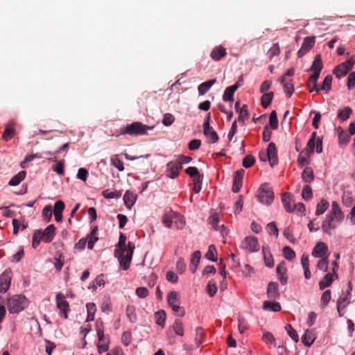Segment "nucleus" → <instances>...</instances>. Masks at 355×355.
Wrapping results in <instances>:
<instances>
[{"label":"nucleus","instance_id":"9","mask_svg":"<svg viewBox=\"0 0 355 355\" xmlns=\"http://www.w3.org/2000/svg\"><path fill=\"white\" fill-rule=\"evenodd\" d=\"M166 168V176L171 179H174L178 176L180 171L182 168V166H181L176 160L171 161L167 164Z\"/></svg>","mask_w":355,"mask_h":355},{"label":"nucleus","instance_id":"30","mask_svg":"<svg viewBox=\"0 0 355 355\" xmlns=\"http://www.w3.org/2000/svg\"><path fill=\"white\" fill-rule=\"evenodd\" d=\"M334 274L330 272L326 274L323 279L319 282L320 289L323 290L325 288L329 287L334 280Z\"/></svg>","mask_w":355,"mask_h":355},{"label":"nucleus","instance_id":"53","mask_svg":"<svg viewBox=\"0 0 355 355\" xmlns=\"http://www.w3.org/2000/svg\"><path fill=\"white\" fill-rule=\"evenodd\" d=\"M282 252L284 253V257L287 260H293L295 257V252L289 247V246H285L282 249Z\"/></svg>","mask_w":355,"mask_h":355},{"label":"nucleus","instance_id":"38","mask_svg":"<svg viewBox=\"0 0 355 355\" xmlns=\"http://www.w3.org/2000/svg\"><path fill=\"white\" fill-rule=\"evenodd\" d=\"M155 319L157 324L164 327L165 325V321L166 318V312L164 310H160L155 313Z\"/></svg>","mask_w":355,"mask_h":355},{"label":"nucleus","instance_id":"52","mask_svg":"<svg viewBox=\"0 0 355 355\" xmlns=\"http://www.w3.org/2000/svg\"><path fill=\"white\" fill-rule=\"evenodd\" d=\"M204 338V333L202 331V328L200 327H198L196 329V338L195 342L197 347H199L200 344L203 341Z\"/></svg>","mask_w":355,"mask_h":355},{"label":"nucleus","instance_id":"2","mask_svg":"<svg viewBox=\"0 0 355 355\" xmlns=\"http://www.w3.org/2000/svg\"><path fill=\"white\" fill-rule=\"evenodd\" d=\"M153 126H148L141 122H133L121 128V135H129L131 136L144 135L147 134V130H152Z\"/></svg>","mask_w":355,"mask_h":355},{"label":"nucleus","instance_id":"46","mask_svg":"<svg viewBox=\"0 0 355 355\" xmlns=\"http://www.w3.org/2000/svg\"><path fill=\"white\" fill-rule=\"evenodd\" d=\"M175 212L172 211L166 213L163 216L162 221L166 227H171L173 223V215Z\"/></svg>","mask_w":355,"mask_h":355},{"label":"nucleus","instance_id":"32","mask_svg":"<svg viewBox=\"0 0 355 355\" xmlns=\"http://www.w3.org/2000/svg\"><path fill=\"white\" fill-rule=\"evenodd\" d=\"M315 337L311 331L306 330L302 336V342L307 347H310L314 342Z\"/></svg>","mask_w":355,"mask_h":355},{"label":"nucleus","instance_id":"12","mask_svg":"<svg viewBox=\"0 0 355 355\" xmlns=\"http://www.w3.org/2000/svg\"><path fill=\"white\" fill-rule=\"evenodd\" d=\"M244 170L240 169L236 171L234 176V183L232 186V191L234 193H237L240 191L242 183H243V177L244 175Z\"/></svg>","mask_w":355,"mask_h":355},{"label":"nucleus","instance_id":"27","mask_svg":"<svg viewBox=\"0 0 355 355\" xmlns=\"http://www.w3.org/2000/svg\"><path fill=\"white\" fill-rule=\"evenodd\" d=\"M282 201L286 211L291 213L294 210L292 205L291 196L289 193H284L282 196Z\"/></svg>","mask_w":355,"mask_h":355},{"label":"nucleus","instance_id":"31","mask_svg":"<svg viewBox=\"0 0 355 355\" xmlns=\"http://www.w3.org/2000/svg\"><path fill=\"white\" fill-rule=\"evenodd\" d=\"M136 200V196L133 193V192L127 191L123 196V201L125 206L128 209H131V207L134 205Z\"/></svg>","mask_w":355,"mask_h":355},{"label":"nucleus","instance_id":"28","mask_svg":"<svg viewBox=\"0 0 355 355\" xmlns=\"http://www.w3.org/2000/svg\"><path fill=\"white\" fill-rule=\"evenodd\" d=\"M349 71L345 64L341 63L334 68L333 73L338 78H340L346 76Z\"/></svg>","mask_w":355,"mask_h":355},{"label":"nucleus","instance_id":"36","mask_svg":"<svg viewBox=\"0 0 355 355\" xmlns=\"http://www.w3.org/2000/svg\"><path fill=\"white\" fill-rule=\"evenodd\" d=\"M274 97V93L272 92L269 93H265L261 98V104L264 108H267L271 103Z\"/></svg>","mask_w":355,"mask_h":355},{"label":"nucleus","instance_id":"35","mask_svg":"<svg viewBox=\"0 0 355 355\" xmlns=\"http://www.w3.org/2000/svg\"><path fill=\"white\" fill-rule=\"evenodd\" d=\"M329 206V202L325 199H321L317 205L315 215L320 216L324 213Z\"/></svg>","mask_w":355,"mask_h":355},{"label":"nucleus","instance_id":"47","mask_svg":"<svg viewBox=\"0 0 355 355\" xmlns=\"http://www.w3.org/2000/svg\"><path fill=\"white\" fill-rule=\"evenodd\" d=\"M285 330L287 331L289 336L295 342L299 341V336L297 331L292 327L291 324H287L285 326Z\"/></svg>","mask_w":355,"mask_h":355},{"label":"nucleus","instance_id":"42","mask_svg":"<svg viewBox=\"0 0 355 355\" xmlns=\"http://www.w3.org/2000/svg\"><path fill=\"white\" fill-rule=\"evenodd\" d=\"M126 315L131 322H135L137 320V315L135 313V307L134 305H128L126 307Z\"/></svg>","mask_w":355,"mask_h":355},{"label":"nucleus","instance_id":"14","mask_svg":"<svg viewBox=\"0 0 355 355\" xmlns=\"http://www.w3.org/2000/svg\"><path fill=\"white\" fill-rule=\"evenodd\" d=\"M328 251V247L326 243L319 242L316 244L312 251V255L315 257L323 258Z\"/></svg>","mask_w":355,"mask_h":355},{"label":"nucleus","instance_id":"24","mask_svg":"<svg viewBox=\"0 0 355 355\" xmlns=\"http://www.w3.org/2000/svg\"><path fill=\"white\" fill-rule=\"evenodd\" d=\"M262 252L263 254V259L265 264L268 268H272L274 266V261L272 254H270V248L268 246L262 247Z\"/></svg>","mask_w":355,"mask_h":355},{"label":"nucleus","instance_id":"37","mask_svg":"<svg viewBox=\"0 0 355 355\" xmlns=\"http://www.w3.org/2000/svg\"><path fill=\"white\" fill-rule=\"evenodd\" d=\"M331 83H332V76L331 75H327L324 78L322 85L321 87H318L319 92L320 90L325 91L327 93H328L331 89Z\"/></svg>","mask_w":355,"mask_h":355},{"label":"nucleus","instance_id":"6","mask_svg":"<svg viewBox=\"0 0 355 355\" xmlns=\"http://www.w3.org/2000/svg\"><path fill=\"white\" fill-rule=\"evenodd\" d=\"M241 248L248 250L250 252H255L259 251V245L258 240L254 236H246L241 244Z\"/></svg>","mask_w":355,"mask_h":355},{"label":"nucleus","instance_id":"64","mask_svg":"<svg viewBox=\"0 0 355 355\" xmlns=\"http://www.w3.org/2000/svg\"><path fill=\"white\" fill-rule=\"evenodd\" d=\"M347 88L352 89L355 87V71L351 72L347 78Z\"/></svg>","mask_w":355,"mask_h":355},{"label":"nucleus","instance_id":"23","mask_svg":"<svg viewBox=\"0 0 355 355\" xmlns=\"http://www.w3.org/2000/svg\"><path fill=\"white\" fill-rule=\"evenodd\" d=\"M15 123L10 121L6 125L2 137L5 141H8L15 135Z\"/></svg>","mask_w":355,"mask_h":355},{"label":"nucleus","instance_id":"34","mask_svg":"<svg viewBox=\"0 0 355 355\" xmlns=\"http://www.w3.org/2000/svg\"><path fill=\"white\" fill-rule=\"evenodd\" d=\"M26 172L24 171H21L19 172L17 174L14 175L8 182L10 186H17L19 184V183L25 178Z\"/></svg>","mask_w":355,"mask_h":355},{"label":"nucleus","instance_id":"51","mask_svg":"<svg viewBox=\"0 0 355 355\" xmlns=\"http://www.w3.org/2000/svg\"><path fill=\"white\" fill-rule=\"evenodd\" d=\"M239 113L238 121L243 123L248 118V110L247 105H243L238 112Z\"/></svg>","mask_w":355,"mask_h":355},{"label":"nucleus","instance_id":"5","mask_svg":"<svg viewBox=\"0 0 355 355\" xmlns=\"http://www.w3.org/2000/svg\"><path fill=\"white\" fill-rule=\"evenodd\" d=\"M257 196L261 203L270 205L273 201L274 193L270 188L261 185Z\"/></svg>","mask_w":355,"mask_h":355},{"label":"nucleus","instance_id":"58","mask_svg":"<svg viewBox=\"0 0 355 355\" xmlns=\"http://www.w3.org/2000/svg\"><path fill=\"white\" fill-rule=\"evenodd\" d=\"M254 162L255 158L251 155H248L243 158L242 164L245 168H248L252 166Z\"/></svg>","mask_w":355,"mask_h":355},{"label":"nucleus","instance_id":"22","mask_svg":"<svg viewBox=\"0 0 355 355\" xmlns=\"http://www.w3.org/2000/svg\"><path fill=\"white\" fill-rule=\"evenodd\" d=\"M319 76L317 75V74H312L306 85L307 87V88L309 89V92H319V89H318V86L317 85V81H318V79L319 78Z\"/></svg>","mask_w":355,"mask_h":355},{"label":"nucleus","instance_id":"57","mask_svg":"<svg viewBox=\"0 0 355 355\" xmlns=\"http://www.w3.org/2000/svg\"><path fill=\"white\" fill-rule=\"evenodd\" d=\"M215 253H216V247L214 245H211L209 246L208 251L205 254V257L212 261H216V258L215 257Z\"/></svg>","mask_w":355,"mask_h":355},{"label":"nucleus","instance_id":"45","mask_svg":"<svg viewBox=\"0 0 355 355\" xmlns=\"http://www.w3.org/2000/svg\"><path fill=\"white\" fill-rule=\"evenodd\" d=\"M173 329L175 334L182 336L184 335L183 324L179 319H176L173 324Z\"/></svg>","mask_w":355,"mask_h":355},{"label":"nucleus","instance_id":"61","mask_svg":"<svg viewBox=\"0 0 355 355\" xmlns=\"http://www.w3.org/2000/svg\"><path fill=\"white\" fill-rule=\"evenodd\" d=\"M331 300V291L330 290H326L321 297L322 306H326L329 301Z\"/></svg>","mask_w":355,"mask_h":355},{"label":"nucleus","instance_id":"29","mask_svg":"<svg viewBox=\"0 0 355 355\" xmlns=\"http://www.w3.org/2000/svg\"><path fill=\"white\" fill-rule=\"evenodd\" d=\"M263 309L265 311L277 312L281 310V305L277 302L264 301L263 303Z\"/></svg>","mask_w":355,"mask_h":355},{"label":"nucleus","instance_id":"8","mask_svg":"<svg viewBox=\"0 0 355 355\" xmlns=\"http://www.w3.org/2000/svg\"><path fill=\"white\" fill-rule=\"evenodd\" d=\"M56 305L60 310V315H63V317L67 319L68 317L67 311L69 310V303L65 300L64 295L61 293L56 295Z\"/></svg>","mask_w":355,"mask_h":355},{"label":"nucleus","instance_id":"63","mask_svg":"<svg viewBox=\"0 0 355 355\" xmlns=\"http://www.w3.org/2000/svg\"><path fill=\"white\" fill-rule=\"evenodd\" d=\"M174 120L175 117L173 114L166 113L164 115L162 123L164 125L169 126L174 122Z\"/></svg>","mask_w":355,"mask_h":355},{"label":"nucleus","instance_id":"7","mask_svg":"<svg viewBox=\"0 0 355 355\" xmlns=\"http://www.w3.org/2000/svg\"><path fill=\"white\" fill-rule=\"evenodd\" d=\"M12 272L11 269H6L0 275V293H6L10 288Z\"/></svg>","mask_w":355,"mask_h":355},{"label":"nucleus","instance_id":"39","mask_svg":"<svg viewBox=\"0 0 355 355\" xmlns=\"http://www.w3.org/2000/svg\"><path fill=\"white\" fill-rule=\"evenodd\" d=\"M343 302H347V304H349V297L345 296L344 297H340L337 302V311L338 313V315L340 317H343L344 315V312L342 311L343 309H345L347 307L346 304L343 305Z\"/></svg>","mask_w":355,"mask_h":355},{"label":"nucleus","instance_id":"1","mask_svg":"<svg viewBox=\"0 0 355 355\" xmlns=\"http://www.w3.org/2000/svg\"><path fill=\"white\" fill-rule=\"evenodd\" d=\"M344 219V214L341 211L337 202L331 204V209L327 215L325 220L322 223V229L329 236L334 234V230Z\"/></svg>","mask_w":355,"mask_h":355},{"label":"nucleus","instance_id":"13","mask_svg":"<svg viewBox=\"0 0 355 355\" xmlns=\"http://www.w3.org/2000/svg\"><path fill=\"white\" fill-rule=\"evenodd\" d=\"M323 68V63L321 55H316L312 63L311 67L307 70L308 72L313 71V74H317L320 76V72Z\"/></svg>","mask_w":355,"mask_h":355},{"label":"nucleus","instance_id":"15","mask_svg":"<svg viewBox=\"0 0 355 355\" xmlns=\"http://www.w3.org/2000/svg\"><path fill=\"white\" fill-rule=\"evenodd\" d=\"M277 273L279 277V279L282 285H285L287 283L288 277L286 275L287 268L286 263L282 261L277 267Z\"/></svg>","mask_w":355,"mask_h":355},{"label":"nucleus","instance_id":"3","mask_svg":"<svg viewBox=\"0 0 355 355\" xmlns=\"http://www.w3.org/2000/svg\"><path fill=\"white\" fill-rule=\"evenodd\" d=\"M27 306V300L24 295H15L8 300L7 307L10 313H18Z\"/></svg>","mask_w":355,"mask_h":355},{"label":"nucleus","instance_id":"21","mask_svg":"<svg viewBox=\"0 0 355 355\" xmlns=\"http://www.w3.org/2000/svg\"><path fill=\"white\" fill-rule=\"evenodd\" d=\"M280 82L283 85L284 92L286 94L288 97L290 98L294 92L292 80H286L285 76H283L280 78Z\"/></svg>","mask_w":355,"mask_h":355},{"label":"nucleus","instance_id":"25","mask_svg":"<svg viewBox=\"0 0 355 355\" xmlns=\"http://www.w3.org/2000/svg\"><path fill=\"white\" fill-rule=\"evenodd\" d=\"M200 257H201V252L199 250H196L192 254L191 260H190V263H191L190 270L191 271L192 273H194L196 272V268L200 262Z\"/></svg>","mask_w":355,"mask_h":355},{"label":"nucleus","instance_id":"55","mask_svg":"<svg viewBox=\"0 0 355 355\" xmlns=\"http://www.w3.org/2000/svg\"><path fill=\"white\" fill-rule=\"evenodd\" d=\"M315 144L316 141L312 139L309 140L306 148L304 149L305 155L306 156L309 157L313 153Z\"/></svg>","mask_w":355,"mask_h":355},{"label":"nucleus","instance_id":"54","mask_svg":"<svg viewBox=\"0 0 355 355\" xmlns=\"http://www.w3.org/2000/svg\"><path fill=\"white\" fill-rule=\"evenodd\" d=\"M262 340L267 344H270L273 347H276L275 339L270 332H266L263 335Z\"/></svg>","mask_w":355,"mask_h":355},{"label":"nucleus","instance_id":"50","mask_svg":"<svg viewBox=\"0 0 355 355\" xmlns=\"http://www.w3.org/2000/svg\"><path fill=\"white\" fill-rule=\"evenodd\" d=\"M206 291L210 297H213L216 294L217 291V286L214 280H210L208 282Z\"/></svg>","mask_w":355,"mask_h":355},{"label":"nucleus","instance_id":"44","mask_svg":"<svg viewBox=\"0 0 355 355\" xmlns=\"http://www.w3.org/2000/svg\"><path fill=\"white\" fill-rule=\"evenodd\" d=\"M352 113V110L349 107H346L344 110H338V118L341 121H346Z\"/></svg>","mask_w":355,"mask_h":355},{"label":"nucleus","instance_id":"59","mask_svg":"<svg viewBox=\"0 0 355 355\" xmlns=\"http://www.w3.org/2000/svg\"><path fill=\"white\" fill-rule=\"evenodd\" d=\"M280 53V48L278 43L274 44L268 51V55L270 59L279 55Z\"/></svg>","mask_w":355,"mask_h":355},{"label":"nucleus","instance_id":"62","mask_svg":"<svg viewBox=\"0 0 355 355\" xmlns=\"http://www.w3.org/2000/svg\"><path fill=\"white\" fill-rule=\"evenodd\" d=\"M350 135L343 130L339 133V143L340 144L346 145L350 140Z\"/></svg>","mask_w":355,"mask_h":355},{"label":"nucleus","instance_id":"40","mask_svg":"<svg viewBox=\"0 0 355 355\" xmlns=\"http://www.w3.org/2000/svg\"><path fill=\"white\" fill-rule=\"evenodd\" d=\"M205 136L209 139V141L211 144H214L218 141V137L216 131L212 128L209 130L207 132V130H203Z\"/></svg>","mask_w":355,"mask_h":355},{"label":"nucleus","instance_id":"17","mask_svg":"<svg viewBox=\"0 0 355 355\" xmlns=\"http://www.w3.org/2000/svg\"><path fill=\"white\" fill-rule=\"evenodd\" d=\"M239 87H241V84H234L227 87L223 96V100L224 101H230L232 103L234 101V94Z\"/></svg>","mask_w":355,"mask_h":355},{"label":"nucleus","instance_id":"10","mask_svg":"<svg viewBox=\"0 0 355 355\" xmlns=\"http://www.w3.org/2000/svg\"><path fill=\"white\" fill-rule=\"evenodd\" d=\"M315 37H306L304 38L302 45L300 50L297 51L298 58H301L308 51H309L315 44Z\"/></svg>","mask_w":355,"mask_h":355},{"label":"nucleus","instance_id":"20","mask_svg":"<svg viewBox=\"0 0 355 355\" xmlns=\"http://www.w3.org/2000/svg\"><path fill=\"white\" fill-rule=\"evenodd\" d=\"M226 49L222 46H218L213 49L210 53L211 58L215 60L218 61L221 58L226 55Z\"/></svg>","mask_w":355,"mask_h":355},{"label":"nucleus","instance_id":"26","mask_svg":"<svg viewBox=\"0 0 355 355\" xmlns=\"http://www.w3.org/2000/svg\"><path fill=\"white\" fill-rule=\"evenodd\" d=\"M216 83V79L214 78L199 85V86L198 87L199 94H205Z\"/></svg>","mask_w":355,"mask_h":355},{"label":"nucleus","instance_id":"43","mask_svg":"<svg viewBox=\"0 0 355 355\" xmlns=\"http://www.w3.org/2000/svg\"><path fill=\"white\" fill-rule=\"evenodd\" d=\"M42 239H43V234L41 230H35L33 234L32 246L36 248L40 244Z\"/></svg>","mask_w":355,"mask_h":355},{"label":"nucleus","instance_id":"33","mask_svg":"<svg viewBox=\"0 0 355 355\" xmlns=\"http://www.w3.org/2000/svg\"><path fill=\"white\" fill-rule=\"evenodd\" d=\"M302 178L306 183H311L313 181L314 173L313 169L309 166H306L302 173Z\"/></svg>","mask_w":355,"mask_h":355},{"label":"nucleus","instance_id":"16","mask_svg":"<svg viewBox=\"0 0 355 355\" xmlns=\"http://www.w3.org/2000/svg\"><path fill=\"white\" fill-rule=\"evenodd\" d=\"M267 295L268 298H279L280 293L279 291L278 284L277 282H270L267 288Z\"/></svg>","mask_w":355,"mask_h":355},{"label":"nucleus","instance_id":"4","mask_svg":"<svg viewBox=\"0 0 355 355\" xmlns=\"http://www.w3.org/2000/svg\"><path fill=\"white\" fill-rule=\"evenodd\" d=\"M167 301L172 310L178 313V316L182 317L185 315L184 309L180 306V300L177 291H170L167 295Z\"/></svg>","mask_w":355,"mask_h":355},{"label":"nucleus","instance_id":"49","mask_svg":"<svg viewBox=\"0 0 355 355\" xmlns=\"http://www.w3.org/2000/svg\"><path fill=\"white\" fill-rule=\"evenodd\" d=\"M116 257H118L120 265L122 266L123 269L124 270H128L130 267L131 260L123 256V253H119Z\"/></svg>","mask_w":355,"mask_h":355},{"label":"nucleus","instance_id":"41","mask_svg":"<svg viewBox=\"0 0 355 355\" xmlns=\"http://www.w3.org/2000/svg\"><path fill=\"white\" fill-rule=\"evenodd\" d=\"M110 162L112 166L116 167L119 171H123L124 170L123 163L119 158L118 155H114L111 157Z\"/></svg>","mask_w":355,"mask_h":355},{"label":"nucleus","instance_id":"60","mask_svg":"<svg viewBox=\"0 0 355 355\" xmlns=\"http://www.w3.org/2000/svg\"><path fill=\"white\" fill-rule=\"evenodd\" d=\"M302 196L306 200H309L312 198V189L311 187L309 186L308 184L304 186L302 189Z\"/></svg>","mask_w":355,"mask_h":355},{"label":"nucleus","instance_id":"18","mask_svg":"<svg viewBox=\"0 0 355 355\" xmlns=\"http://www.w3.org/2000/svg\"><path fill=\"white\" fill-rule=\"evenodd\" d=\"M134 250L135 244L132 242L129 241L128 243V248H124L123 250H115L114 255L117 256V254L123 253V256L127 257L129 260H132Z\"/></svg>","mask_w":355,"mask_h":355},{"label":"nucleus","instance_id":"48","mask_svg":"<svg viewBox=\"0 0 355 355\" xmlns=\"http://www.w3.org/2000/svg\"><path fill=\"white\" fill-rule=\"evenodd\" d=\"M269 125L270 128L272 130H276L278 127V120L277 112L275 110L271 112L269 117Z\"/></svg>","mask_w":355,"mask_h":355},{"label":"nucleus","instance_id":"56","mask_svg":"<svg viewBox=\"0 0 355 355\" xmlns=\"http://www.w3.org/2000/svg\"><path fill=\"white\" fill-rule=\"evenodd\" d=\"M203 175H198L196 178L193 179V191L195 193H199L202 189Z\"/></svg>","mask_w":355,"mask_h":355},{"label":"nucleus","instance_id":"19","mask_svg":"<svg viewBox=\"0 0 355 355\" xmlns=\"http://www.w3.org/2000/svg\"><path fill=\"white\" fill-rule=\"evenodd\" d=\"M55 227L53 225H49L43 231V241L45 243L51 242L55 236Z\"/></svg>","mask_w":355,"mask_h":355},{"label":"nucleus","instance_id":"11","mask_svg":"<svg viewBox=\"0 0 355 355\" xmlns=\"http://www.w3.org/2000/svg\"><path fill=\"white\" fill-rule=\"evenodd\" d=\"M268 161L272 167L278 163L277 150L275 143L270 142L267 148Z\"/></svg>","mask_w":355,"mask_h":355}]
</instances>
